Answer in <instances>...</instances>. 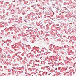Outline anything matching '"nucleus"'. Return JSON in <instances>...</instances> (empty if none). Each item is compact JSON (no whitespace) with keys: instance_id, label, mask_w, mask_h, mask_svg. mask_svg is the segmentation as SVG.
<instances>
[{"instance_id":"obj_1","label":"nucleus","mask_w":76,"mask_h":76,"mask_svg":"<svg viewBox=\"0 0 76 76\" xmlns=\"http://www.w3.org/2000/svg\"><path fill=\"white\" fill-rule=\"evenodd\" d=\"M57 10H60V8H59V7H57L56 8Z\"/></svg>"},{"instance_id":"obj_2","label":"nucleus","mask_w":76,"mask_h":76,"mask_svg":"<svg viewBox=\"0 0 76 76\" xmlns=\"http://www.w3.org/2000/svg\"><path fill=\"white\" fill-rule=\"evenodd\" d=\"M41 58H42V57L40 58V59L41 60Z\"/></svg>"},{"instance_id":"obj_3","label":"nucleus","mask_w":76,"mask_h":76,"mask_svg":"<svg viewBox=\"0 0 76 76\" xmlns=\"http://www.w3.org/2000/svg\"><path fill=\"white\" fill-rule=\"evenodd\" d=\"M67 45V46H68V45Z\"/></svg>"},{"instance_id":"obj_4","label":"nucleus","mask_w":76,"mask_h":76,"mask_svg":"<svg viewBox=\"0 0 76 76\" xmlns=\"http://www.w3.org/2000/svg\"><path fill=\"white\" fill-rule=\"evenodd\" d=\"M46 73H47V72H46Z\"/></svg>"},{"instance_id":"obj_5","label":"nucleus","mask_w":76,"mask_h":76,"mask_svg":"<svg viewBox=\"0 0 76 76\" xmlns=\"http://www.w3.org/2000/svg\"><path fill=\"white\" fill-rule=\"evenodd\" d=\"M8 56H9V55H8Z\"/></svg>"},{"instance_id":"obj_6","label":"nucleus","mask_w":76,"mask_h":76,"mask_svg":"<svg viewBox=\"0 0 76 76\" xmlns=\"http://www.w3.org/2000/svg\"><path fill=\"white\" fill-rule=\"evenodd\" d=\"M2 41H3V40H2Z\"/></svg>"}]
</instances>
